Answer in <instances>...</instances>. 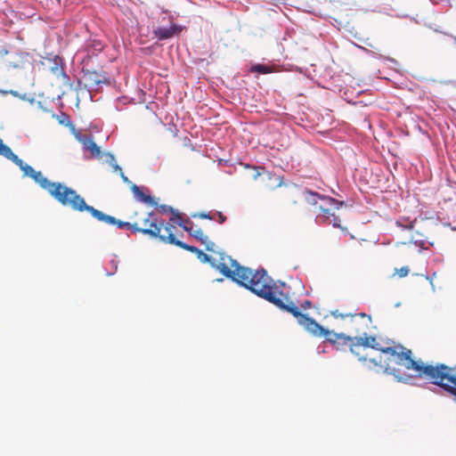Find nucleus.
<instances>
[{
  "label": "nucleus",
  "instance_id": "nucleus-10",
  "mask_svg": "<svg viewBox=\"0 0 456 456\" xmlns=\"http://www.w3.org/2000/svg\"><path fill=\"white\" fill-rule=\"evenodd\" d=\"M332 315L336 318L345 319L346 317H351V322L356 323L359 319L362 321V330L368 329L371 323V317L364 313L352 314H341L338 310L332 312ZM357 332L361 331L360 328L355 329Z\"/></svg>",
  "mask_w": 456,
  "mask_h": 456
},
{
  "label": "nucleus",
  "instance_id": "nucleus-11",
  "mask_svg": "<svg viewBox=\"0 0 456 456\" xmlns=\"http://www.w3.org/2000/svg\"><path fill=\"white\" fill-rule=\"evenodd\" d=\"M281 196L292 204H297L300 197V190L296 185H286L281 191Z\"/></svg>",
  "mask_w": 456,
  "mask_h": 456
},
{
  "label": "nucleus",
  "instance_id": "nucleus-28",
  "mask_svg": "<svg viewBox=\"0 0 456 456\" xmlns=\"http://www.w3.org/2000/svg\"><path fill=\"white\" fill-rule=\"evenodd\" d=\"M121 177L123 179L124 182L126 183H130V181L128 180V178L123 174V172H121Z\"/></svg>",
  "mask_w": 456,
  "mask_h": 456
},
{
  "label": "nucleus",
  "instance_id": "nucleus-16",
  "mask_svg": "<svg viewBox=\"0 0 456 456\" xmlns=\"http://www.w3.org/2000/svg\"><path fill=\"white\" fill-rule=\"evenodd\" d=\"M305 193L308 195L306 200L311 204H316L317 203V199H321L322 200H326V201H328L330 203H335L336 202L334 199L329 198V197H325V196H322V195H320L317 192H313L311 191H305Z\"/></svg>",
  "mask_w": 456,
  "mask_h": 456
},
{
  "label": "nucleus",
  "instance_id": "nucleus-29",
  "mask_svg": "<svg viewBox=\"0 0 456 456\" xmlns=\"http://www.w3.org/2000/svg\"><path fill=\"white\" fill-rule=\"evenodd\" d=\"M114 169H115L116 171H119L120 173L122 172V169H121V167H120L118 165H115V166H114Z\"/></svg>",
  "mask_w": 456,
  "mask_h": 456
},
{
  "label": "nucleus",
  "instance_id": "nucleus-24",
  "mask_svg": "<svg viewBox=\"0 0 456 456\" xmlns=\"http://www.w3.org/2000/svg\"><path fill=\"white\" fill-rule=\"evenodd\" d=\"M320 210L323 213V217L328 221L331 217L332 213H330V209L324 208L322 207L320 208Z\"/></svg>",
  "mask_w": 456,
  "mask_h": 456
},
{
  "label": "nucleus",
  "instance_id": "nucleus-5",
  "mask_svg": "<svg viewBox=\"0 0 456 456\" xmlns=\"http://www.w3.org/2000/svg\"><path fill=\"white\" fill-rule=\"evenodd\" d=\"M270 303L290 313L294 317L297 318L298 323L308 332L320 330V328H318V322L308 314L301 313L298 307L289 299L288 295L283 293L281 289L276 293Z\"/></svg>",
  "mask_w": 456,
  "mask_h": 456
},
{
  "label": "nucleus",
  "instance_id": "nucleus-32",
  "mask_svg": "<svg viewBox=\"0 0 456 456\" xmlns=\"http://www.w3.org/2000/svg\"><path fill=\"white\" fill-rule=\"evenodd\" d=\"M140 214H141V213H140V212H138V211L134 212V216H138V215H140Z\"/></svg>",
  "mask_w": 456,
  "mask_h": 456
},
{
  "label": "nucleus",
  "instance_id": "nucleus-3",
  "mask_svg": "<svg viewBox=\"0 0 456 456\" xmlns=\"http://www.w3.org/2000/svg\"><path fill=\"white\" fill-rule=\"evenodd\" d=\"M46 191L62 206L69 207L71 209L78 212L87 211L100 222L115 224L119 229L126 228L135 233L134 222L130 223L117 220L114 216L106 215L94 207L87 205L84 198L77 194L75 190L61 183L51 182L49 187L46 188Z\"/></svg>",
  "mask_w": 456,
  "mask_h": 456
},
{
  "label": "nucleus",
  "instance_id": "nucleus-12",
  "mask_svg": "<svg viewBox=\"0 0 456 456\" xmlns=\"http://www.w3.org/2000/svg\"><path fill=\"white\" fill-rule=\"evenodd\" d=\"M179 32L180 29L175 25H172L169 28H158L154 30L155 36L160 40L171 38Z\"/></svg>",
  "mask_w": 456,
  "mask_h": 456
},
{
  "label": "nucleus",
  "instance_id": "nucleus-31",
  "mask_svg": "<svg viewBox=\"0 0 456 456\" xmlns=\"http://www.w3.org/2000/svg\"><path fill=\"white\" fill-rule=\"evenodd\" d=\"M266 175L268 176L269 179L272 178V175L270 173H266Z\"/></svg>",
  "mask_w": 456,
  "mask_h": 456
},
{
  "label": "nucleus",
  "instance_id": "nucleus-6",
  "mask_svg": "<svg viewBox=\"0 0 456 456\" xmlns=\"http://www.w3.org/2000/svg\"><path fill=\"white\" fill-rule=\"evenodd\" d=\"M0 155L12 160L20 167L25 176L32 178L44 190L49 187L51 182L40 171H36L31 166L26 164L14 154L11 148L3 142L2 139H0Z\"/></svg>",
  "mask_w": 456,
  "mask_h": 456
},
{
  "label": "nucleus",
  "instance_id": "nucleus-27",
  "mask_svg": "<svg viewBox=\"0 0 456 456\" xmlns=\"http://www.w3.org/2000/svg\"><path fill=\"white\" fill-rule=\"evenodd\" d=\"M62 118L60 119L61 124H65V120H68V116L61 114Z\"/></svg>",
  "mask_w": 456,
  "mask_h": 456
},
{
  "label": "nucleus",
  "instance_id": "nucleus-14",
  "mask_svg": "<svg viewBox=\"0 0 456 456\" xmlns=\"http://www.w3.org/2000/svg\"><path fill=\"white\" fill-rule=\"evenodd\" d=\"M80 142H82L84 149L90 151L93 157L101 156L100 147L91 138L85 135L83 138L80 139Z\"/></svg>",
  "mask_w": 456,
  "mask_h": 456
},
{
  "label": "nucleus",
  "instance_id": "nucleus-13",
  "mask_svg": "<svg viewBox=\"0 0 456 456\" xmlns=\"http://www.w3.org/2000/svg\"><path fill=\"white\" fill-rule=\"evenodd\" d=\"M84 78L91 87L98 86L101 83H104L107 80L105 75L100 74L96 71H86L84 75Z\"/></svg>",
  "mask_w": 456,
  "mask_h": 456
},
{
  "label": "nucleus",
  "instance_id": "nucleus-26",
  "mask_svg": "<svg viewBox=\"0 0 456 456\" xmlns=\"http://www.w3.org/2000/svg\"><path fill=\"white\" fill-rule=\"evenodd\" d=\"M365 45H368L369 47L374 49V50L379 51V48L377 46H375L373 44L368 42V40L365 41Z\"/></svg>",
  "mask_w": 456,
  "mask_h": 456
},
{
  "label": "nucleus",
  "instance_id": "nucleus-30",
  "mask_svg": "<svg viewBox=\"0 0 456 456\" xmlns=\"http://www.w3.org/2000/svg\"><path fill=\"white\" fill-rule=\"evenodd\" d=\"M96 47H98L99 50H102V45L101 42H98L97 45H96Z\"/></svg>",
  "mask_w": 456,
  "mask_h": 456
},
{
  "label": "nucleus",
  "instance_id": "nucleus-15",
  "mask_svg": "<svg viewBox=\"0 0 456 456\" xmlns=\"http://www.w3.org/2000/svg\"><path fill=\"white\" fill-rule=\"evenodd\" d=\"M131 190L137 200L150 205L155 204L153 198L150 195H146L137 185L133 184Z\"/></svg>",
  "mask_w": 456,
  "mask_h": 456
},
{
  "label": "nucleus",
  "instance_id": "nucleus-25",
  "mask_svg": "<svg viewBox=\"0 0 456 456\" xmlns=\"http://www.w3.org/2000/svg\"><path fill=\"white\" fill-rule=\"evenodd\" d=\"M256 174L254 175V178L256 179L257 176L263 175L265 173V168L262 167H256Z\"/></svg>",
  "mask_w": 456,
  "mask_h": 456
},
{
  "label": "nucleus",
  "instance_id": "nucleus-8",
  "mask_svg": "<svg viewBox=\"0 0 456 456\" xmlns=\"http://www.w3.org/2000/svg\"><path fill=\"white\" fill-rule=\"evenodd\" d=\"M318 328H320L319 330H318L316 331L313 330V331H310L309 333L317 338H324L328 342H330L331 344L338 343V344L347 345L349 343V345H350L351 342H353L352 338L347 337L342 333L338 334V333L332 332V331L325 329L319 323H318Z\"/></svg>",
  "mask_w": 456,
  "mask_h": 456
},
{
  "label": "nucleus",
  "instance_id": "nucleus-2",
  "mask_svg": "<svg viewBox=\"0 0 456 456\" xmlns=\"http://www.w3.org/2000/svg\"><path fill=\"white\" fill-rule=\"evenodd\" d=\"M221 262L216 268L224 276L237 282L240 286L251 290L260 297L271 301L280 290V286L271 285V278L265 270L253 271L250 268L240 265V264L229 256L221 257Z\"/></svg>",
  "mask_w": 456,
  "mask_h": 456
},
{
  "label": "nucleus",
  "instance_id": "nucleus-18",
  "mask_svg": "<svg viewBox=\"0 0 456 456\" xmlns=\"http://www.w3.org/2000/svg\"><path fill=\"white\" fill-rule=\"evenodd\" d=\"M251 71L260 74H268L272 72V69L264 64H256L251 68Z\"/></svg>",
  "mask_w": 456,
  "mask_h": 456
},
{
  "label": "nucleus",
  "instance_id": "nucleus-1",
  "mask_svg": "<svg viewBox=\"0 0 456 456\" xmlns=\"http://www.w3.org/2000/svg\"><path fill=\"white\" fill-rule=\"evenodd\" d=\"M359 346L370 347L380 351L386 358L384 362L385 371L392 374L401 382L411 383L414 379H425L436 385L456 397V368H450L445 364H428L421 360H414L412 352L402 345L382 346L373 336L357 338L356 342H351L350 350L358 354L356 349Z\"/></svg>",
  "mask_w": 456,
  "mask_h": 456
},
{
  "label": "nucleus",
  "instance_id": "nucleus-19",
  "mask_svg": "<svg viewBox=\"0 0 456 456\" xmlns=\"http://www.w3.org/2000/svg\"><path fill=\"white\" fill-rule=\"evenodd\" d=\"M329 223L332 224V225L334 227H338V228H340L341 230H345V228H343L341 225H340V219L338 216H335V215H331V217L330 218V220H328Z\"/></svg>",
  "mask_w": 456,
  "mask_h": 456
},
{
  "label": "nucleus",
  "instance_id": "nucleus-17",
  "mask_svg": "<svg viewBox=\"0 0 456 456\" xmlns=\"http://www.w3.org/2000/svg\"><path fill=\"white\" fill-rule=\"evenodd\" d=\"M59 61H61V60H59ZM51 70L56 76H61L63 79L69 80L68 75L65 73L62 65H60L58 63V60L57 59L54 60V66L51 67Z\"/></svg>",
  "mask_w": 456,
  "mask_h": 456
},
{
  "label": "nucleus",
  "instance_id": "nucleus-23",
  "mask_svg": "<svg viewBox=\"0 0 456 456\" xmlns=\"http://www.w3.org/2000/svg\"><path fill=\"white\" fill-rule=\"evenodd\" d=\"M396 224H397L398 226H402V227H403V228H404V229H409V230H411V229H412V228H413V226H414V222H412V221H408V222H407V224H403L401 223V221H397V222H396Z\"/></svg>",
  "mask_w": 456,
  "mask_h": 456
},
{
  "label": "nucleus",
  "instance_id": "nucleus-4",
  "mask_svg": "<svg viewBox=\"0 0 456 456\" xmlns=\"http://www.w3.org/2000/svg\"><path fill=\"white\" fill-rule=\"evenodd\" d=\"M134 232H141L152 238H159L161 241L167 244H169V239L166 238L167 235L175 236V226L170 223H165L164 220H159L157 214L154 212L147 213L141 222L134 221Z\"/></svg>",
  "mask_w": 456,
  "mask_h": 456
},
{
  "label": "nucleus",
  "instance_id": "nucleus-7",
  "mask_svg": "<svg viewBox=\"0 0 456 456\" xmlns=\"http://www.w3.org/2000/svg\"><path fill=\"white\" fill-rule=\"evenodd\" d=\"M170 221L176 223L179 226L188 232L196 240L201 242L206 248L207 251H214L215 243L211 241L208 235H206L200 228L194 229L192 223L190 220L183 221L179 214H175V218H170Z\"/></svg>",
  "mask_w": 456,
  "mask_h": 456
},
{
  "label": "nucleus",
  "instance_id": "nucleus-22",
  "mask_svg": "<svg viewBox=\"0 0 456 456\" xmlns=\"http://www.w3.org/2000/svg\"><path fill=\"white\" fill-rule=\"evenodd\" d=\"M216 219L217 220L219 224H223L226 221V216H224L221 212H216L214 213Z\"/></svg>",
  "mask_w": 456,
  "mask_h": 456
},
{
  "label": "nucleus",
  "instance_id": "nucleus-9",
  "mask_svg": "<svg viewBox=\"0 0 456 456\" xmlns=\"http://www.w3.org/2000/svg\"><path fill=\"white\" fill-rule=\"evenodd\" d=\"M166 238L169 239V240H168L169 244L175 245L183 249H185L187 251L196 254L198 258L201 262H203V263H210L211 262V257L208 255L205 254L202 250L199 249L198 248L183 242L182 240L176 239L175 236L171 237V234L167 235Z\"/></svg>",
  "mask_w": 456,
  "mask_h": 456
},
{
  "label": "nucleus",
  "instance_id": "nucleus-21",
  "mask_svg": "<svg viewBox=\"0 0 456 456\" xmlns=\"http://www.w3.org/2000/svg\"><path fill=\"white\" fill-rule=\"evenodd\" d=\"M194 216H199L200 218H202V219H210V220L216 219L215 215L209 214V213H200L198 215H195Z\"/></svg>",
  "mask_w": 456,
  "mask_h": 456
},
{
  "label": "nucleus",
  "instance_id": "nucleus-20",
  "mask_svg": "<svg viewBox=\"0 0 456 456\" xmlns=\"http://www.w3.org/2000/svg\"><path fill=\"white\" fill-rule=\"evenodd\" d=\"M409 268L407 266H403L399 269H395V273L400 277V278H403V277H405L409 274Z\"/></svg>",
  "mask_w": 456,
  "mask_h": 456
}]
</instances>
